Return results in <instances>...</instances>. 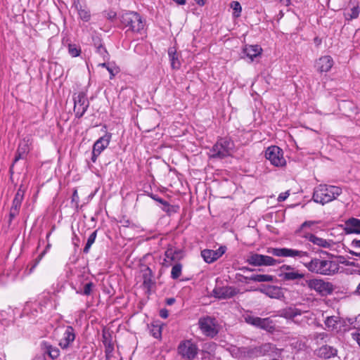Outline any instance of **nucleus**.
I'll return each instance as SVG.
<instances>
[{"label": "nucleus", "mask_w": 360, "mask_h": 360, "mask_svg": "<svg viewBox=\"0 0 360 360\" xmlns=\"http://www.w3.org/2000/svg\"><path fill=\"white\" fill-rule=\"evenodd\" d=\"M262 255L257 253H252L247 258V262L255 266H262Z\"/></svg>", "instance_id": "obj_35"}, {"label": "nucleus", "mask_w": 360, "mask_h": 360, "mask_svg": "<svg viewBox=\"0 0 360 360\" xmlns=\"http://www.w3.org/2000/svg\"><path fill=\"white\" fill-rule=\"evenodd\" d=\"M238 292L233 286H216L212 290V295L219 300H226L234 297Z\"/></svg>", "instance_id": "obj_16"}, {"label": "nucleus", "mask_w": 360, "mask_h": 360, "mask_svg": "<svg viewBox=\"0 0 360 360\" xmlns=\"http://www.w3.org/2000/svg\"><path fill=\"white\" fill-rule=\"evenodd\" d=\"M247 323L256 328L264 330L268 332H273L275 330V324L270 318H260L247 314L244 317Z\"/></svg>", "instance_id": "obj_11"}, {"label": "nucleus", "mask_w": 360, "mask_h": 360, "mask_svg": "<svg viewBox=\"0 0 360 360\" xmlns=\"http://www.w3.org/2000/svg\"><path fill=\"white\" fill-rule=\"evenodd\" d=\"M175 302H176V300L174 297H169L166 300V304L167 305H172L173 304L175 303Z\"/></svg>", "instance_id": "obj_61"}, {"label": "nucleus", "mask_w": 360, "mask_h": 360, "mask_svg": "<svg viewBox=\"0 0 360 360\" xmlns=\"http://www.w3.org/2000/svg\"><path fill=\"white\" fill-rule=\"evenodd\" d=\"M261 291L271 298L278 299L283 295L281 288L275 285H267Z\"/></svg>", "instance_id": "obj_28"}, {"label": "nucleus", "mask_w": 360, "mask_h": 360, "mask_svg": "<svg viewBox=\"0 0 360 360\" xmlns=\"http://www.w3.org/2000/svg\"><path fill=\"white\" fill-rule=\"evenodd\" d=\"M283 281H293L295 284L300 285L302 287H305L304 281L307 279L305 278V274L302 273L295 267L283 264L281 267V274L279 275Z\"/></svg>", "instance_id": "obj_6"}, {"label": "nucleus", "mask_w": 360, "mask_h": 360, "mask_svg": "<svg viewBox=\"0 0 360 360\" xmlns=\"http://www.w3.org/2000/svg\"><path fill=\"white\" fill-rule=\"evenodd\" d=\"M352 339L354 340L360 347V330L352 333Z\"/></svg>", "instance_id": "obj_54"}, {"label": "nucleus", "mask_w": 360, "mask_h": 360, "mask_svg": "<svg viewBox=\"0 0 360 360\" xmlns=\"http://www.w3.org/2000/svg\"><path fill=\"white\" fill-rule=\"evenodd\" d=\"M195 1L199 5V6H204L205 4V0H195Z\"/></svg>", "instance_id": "obj_63"}, {"label": "nucleus", "mask_w": 360, "mask_h": 360, "mask_svg": "<svg viewBox=\"0 0 360 360\" xmlns=\"http://www.w3.org/2000/svg\"><path fill=\"white\" fill-rule=\"evenodd\" d=\"M279 1L285 6H289L291 4V0H279Z\"/></svg>", "instance_id": "obj_62"}, {"label": "nucleus", "mask_w": 360, "mask_h": 360, "mask_svg": "<svg viewBox=\"0 0 360 360\" xmlns=\"http://www.w3.org/2000/svg\"><path fill=\"white\" fill-rule=\"evenodd\" d=\"M360 13V8L359 6H354L353 8L350 9V13H346L345 14V19L347 20H352L353 19H356L359 17Z\"/></svg>", "instance_id": "obj_42"}, {"label": "nucleus", "mask_w": 360, "mask_h": 360, "mask_svg": "<svg viewBox=\"0 0 360 360\" xmlns=\"http://www.w3.org/2000/svg\"><path fill=\"white\" fill-rule=\"evenodd\" d=\"M262 49L257 44H246L243 49V54L249 59V62L250 63L252 62L255 58L259 56L262 54Z\"/></svg>", "instance_id": "obj_20"}, {"label": "nucleus", "mask_w": 360, "mask_h": 360, "mask_svg": "<svg viewBox=\"0 0 360 360\" xmlns=\"http://www.w3.org/2000/svg\"><path fill=\"white\" fill-rule=\"evenodd\" d=\"M20 212V210L11 207L10 212H9V219H8V224L10 225L13 221V219L15 218L16 216L18 215Z\"/></svg>", "instance_id": "obj_50"}, {"label": "nucleus", "mask_w": 360, "mask_h": 360, "mask_svg": "<svg viewBox=\"0 0 360 360\" xmlns=\"http://www.w3.org/2000/svg\"><path fill=\"white\" fill-rule=\"evenodd\" d=\"M198 325L202 333L207 337L214 338L219 333L217 321L211 316H207L200 318Z\"/></svg>", "instance_id": "obj_10"}, {"label": "nucleus", "mask_w": 360, "mask_h": 360, "mask_svg": "<svg viewBox=\"0 0 360 360\" xmlns=\"http://www.w3.org/2000/svg\"><path fill=\"white\" fill-rule=\"evenodd\" d=\"M160 316L162 319H167L169 316V311L167 309L164 308V309H161L160 310Z\"/></svg>", "instance_id": "obj_56"}, {"label": "nucleus", "mask_w": 360, "mask_h": 360, "mask_svg": "<svg viewBox=\"0 0 360 360\" xmlns=\"http://www.w3.org/2000/svg\"><path fill=\"white\" fill-rule=\"evenodd\" d=\"M79 18L84 22H89L91 19V13L86 5L79 7L77 10Z\"/></svg>", "instance_id": "obj_38"}, {"label": "nucleus", "mask_w": 360, "mask_h": 360, "mask_svg": "<svg viewBox=\"0 0 360 360\" xmlns=\"http://www.w3.org/2000/svg\"><path fill=\"white\" fill-rule=\"evenodd\" d=\"M289 195H290L289 191L281 193L278 197V201L283 202V201L287 199V198L289 196Z\"/></svg>", "instance_id": "obj_55"}, {"label": "nucleus", "mask_w": 360, "mask_h": 360, "mask_svg": "<svg viewBox=\"0 0 360 360\" xmlns=\"http://www.w3.org/2000/svg\"><path fill=\"white\" fill-rule=\"evenodd\" d=\"M73 6L77 10L79 7H82L83 6L81 4L79 0H73Z\"/></svg>", "instance_id": "obj_59"}, {"label": "nucleus", "mask_w": 360, "mask_h": 360, "mask_svg": "<svg viewBox=\"0 0 360 360\" xmlns=\"http://www.w3.org/2000/svg\"><path fill=\"white\" fill-rule=\"evenodd\" d=\"M105 16L108 20L113 21L117 18V13L113 11H108L105 13Z\"/></svg>", "instance_id": "obj_51"}, {"label": "nucleus", "mask_w": 360, "mask_h": 360, "mask_svg": "<svg viewBox=\"0 0 360 360\" xmlns=\"http://www.w3.org/2000/svg\"><path fill=\"white\" fill-rule=\"evenodd\" d=\"M314 354L321 359H328L338 355V349L326 344L316 349Z\"/></svg>", "instance_id": "obj_18"}, {"label": "nucleus", "mask_w": 360, "mask_h": 360, "mask_svg": "<svg viewBox=\"0 0 360 360\" xmlns=\"http://www.w3.org/2000/svg\"><path fill=\"white\" fill-rule=\"evenodd\" d=\"M346 234L360 233V219L352 217L345 222L343 229Z\"/></svg>", "instance_id": "obj_22"}, {"label": "nucleus", "mask_w": 360, "mask_h": 360, "mask_svg": "<svg viewBox=\"0 0 360 360\" xmlns=\"http://www.w3.org/2000/svg\"><path fill=\"white\" fill-rule=\"evenodd\" d=\"M304 283L305 287H308L310 290H315L322 296L330 295L334 290L333 285L330 282L323 281V279H307Z\"/></svg>", "instance_id": "obj_7"}, {"label": "nucleus", "mask_w": 360, "mask_h": 360, "mask_svg": "<svg viewBox=\"0 0 360 360\" xmlns=\"http://www.w3.org/2000/svg\"><path fill=\"white\" fill-rule=\"evenodd\" d=\"M262 266H276L279 264L280 262L277 259H274L273 257L267 255H262Z\"/></svg>", "instance_id": "obj_44"}, {"label": "nucleus", "mask_w": 360, "mask_h": 360, "mask_svg": "<svg viewBox=\"0 0 360 360\" xmlns=\"http://www.w3.org/2000/svg\"><path fill=\"white\" fill-rule=\"evenodd\" d=\"M153 335L155 338L160 337V335H161L160 328H156L155 330H153Z\"/></svg>", "instance_id": "obj_57"}, {"label": "nucleus", "mask_w": 360, "mask_h": 360, "mask_svg": "<svg viewBox=\"0 0 360 360\" xmlns=\"http://www.w3.org/2000/svg\"><path fill=\"white\" fill-rule=\"evenodd\" d=\"M265 158L275 167H283L286 164L283 150L276 146L267 148L265 151Z\"/></svg>", "instance_id": "obj_12"}, {"label": "nucleus", "mask_w": 360, "mask_h": 360, "mask_svg": "<svg viewBox=\"0 0 360 360\" xmlns=\"http://www.w3.org/2000/svg\"><path fill=\"white\" fill-rule=\"evenodd\" d=\"M119 19L124 28H127V32L139 33L143 30L145 22L139 13L134 11H125L120 15Z\"/></svg>", "instance_id": "obj_4"}, {"label": "nucleus", "mask_w": 360, "mask_h": 360, "mask_svg": "<svg viewBox=\"0 0 360 360\" xmlns=\"http://www.w3.org/2000/svg\"><path fill=\"white\" fill-rule=\"evenodd\" d=\"M72 99L74 101V112L75 117L81 118L89 107V101L86 93L79 91L77 94H74Z\"/></svg>", "instance_id": "obj_9"}, {"label": "nucleus", "mask_w": 360, "mask_h": 360, "mask_svg": "<svg viewBox=\"0 0 360 360\" xmlns=\"http://www.w3.org/2000/svg\"><path fill=\"white\" fill-rule=\"evenodd\" d=\"M324 323L328 330H338V325L341 323L340 318L336 316H328Z\"/></svg>", "instance_id": "obj_34"}, {"label": "nucleus", "mask_w": 360, "mask_h": 360, "mask_svg": "<svg viewBox=\"0 0 360 360\" xmlns=\"http://www.w3.org/2000/svg\"><path fill=\"white\" fill-rule=\"evenodd\" d=\"M293 250L294 249L290 248H270L268 250V252L276 256V257H292L293 255Z\"/></svg>", "instance_id": "obj_31"}, {"label": "nucleus", "mask_w": 360, "mask_h": 360, "mask_svg": "<svg viewBox=\"0 0 360 360\" xmlns=\"http://www.w3.org/2000/svg\"><path fill=\"white\" fill-rule=\"evenodd\" d=\"M41 349L44 355H48L52 359H56L59 354L60 351L58 347H53L48 342L43 341L41 344Z\"/></svg>", "instance_id": "obj_25"}, {"label": "nucleus", "mask_w": 360, "mask_h": 360, "mask_svg": "<svg viewBox=\"0 0 360 360\" xmlns=\"http://www.w3.org/2000/svg\"><path fill=\"white\" fill-rule=\"evenodd\" d=\"M45 254V251H43L40 255H39L37 256V257L33 260L31 264H30L28 265V267H29V274H32L33 272V271L34 270V269L36 268V266L39 264V263L40 262V261L41 260L42 257H44Z\"/></svg>", "instance_id": "obj_45"}, {"label": "nucleus", "mask_w": 360, "mask_h": 360, "mask_svg": "<svg viewBox=\"0 0 360 360\" xmlns=\"http://www.w3.org/2000/svg\"><path fill=\"white\" fill-rule=\"evenodd\" d=\"M32 140L29 136L24 137L19 143L13 164L16 163L20 160H25L31 150Z\"/></svg>", "instance_id": "obj_14"}, {"label": "nucleus", "mask_w": 360, "mask_h": 360, "mask_svg": "<svg viewBox=\"0 0 360 360\" xmlns=\"http://www.w3.org/2000/svg\"><path fill=\"white\" fill-rule=\"evenodd\" d=\"M183 266L179 262H176L171 270V278L174 280L178 279L182 273Z\"/></svg>", "instance_id": "obj_40"}, {"label": "nucleus", "mask_w": 360, "mask_h": 360, "mask_svg": "<svg viewBox=\"0 0 360 360\" xmlns=\"http://www.w3.org/2000/svg\"><path fill=\"white\" fill-rule=\"evenodd\" d=\"M79 202V197L78 195L77 191L76 189H75L72 193V202L75 203V205L76 206H77Z\"/></svg>", "instance_id": "obj_52"}, {"label": "nucleus", "mask_w": 360, "mask_h": 360, "mask_svg": "<svg viewBox=\"0 0 360 360\" xmlns=\"http://www.w3.org/2000/svg\"><path fill=\"white\" fill-rule=\"evenodd\" d=\"M56 307V301L52 295H45L34 302H26L22 314L28 316L30 319H35L40 314L44 313L46 310H50Z\"/></svg>", "instance_id": "obj_1"}, {"label": "nucleus", "mask_w": 360, "mask_h": 360, "mask_svg": "<svg viewBox=\"0 0 360 360\" xmlns=\"http://www.w3.org/2000/svg\"><path fill=\"white\" fill-rule=\"evenodd\" d=\"M293 252L292 257H298L300 259V262L309 270V265L311 264L309 253L306 251L295 249H294Z\"/></svg>", "instance_id": "obj_27"}, {"label": "nucleus", "mask_w": 360, "mask_h": 360, "mask_svg": "<svg viewBox=\"0 0 360 360\" xmlns=\"http://www.w3.org/2000/svg\"><path fill=\"white\" fill-rule=\"evenodd\" d=\"M177 350L183 358L193 360L198 355V348L191 340H186L179 343Z\"/></svg>", "instance_id": "obj_13"}, {"label": "nucleus", "mask_w": 360, "mask_h": 360, "mask_svg": "<svg viewBox=\"0 0 360 360\" xmlns=\"http://www.w3.org/2000/svg\"><path fill=\"white\" fill-rule=\"evenodd\" d=\"M153 278V273L151 269L148 266H146V269L143 270V285L146 288H147L148 290H150L154 284Z\"/></svg>", "instance_id": "obj_29"}, {"label": "nucleus", "mask_w": 360, "mask_h": 360, "mask_svg": "<svg viewBox=\"0 0 360 360\" xmlns=\"http://www.w3.org/2000/svg\"><path fill=\"white\" fill-rule=\"evenodd\" d=\"M309 271L321 275L331 276L337 273L340 265L337 261L315 257L311 259V264L309 265Z\"/></svg>", "instance_id": "obj_2"}, {"label": "nucleus", "mask_w": 360, "mask_h": 360, "mask_svg": "<svg viewBox=\"0 0 360 360\" xmlns=\"http://www.w3.org/2000/svg\"><path fill=\"white\" fill-rule=\"evenodd\" d=\"M145 192L147 193V195L150 197L154 200H155L157 202H159L160 203H161L162 205H163L165 207H169V203L167 201H166V200H163L162 198H160L158 195H154L152 193H148V192H146V191H145Z\"/></svg>", "instance_id": "obj_47"}, {"label": "nucleus", "mask_w": 360, "mask_h": 360, "mask_svg": "<svg viewBox=\"0 0 360 360\" xmlns=\"http://www.w3.org/2000/svg\"><path fill=\"white\" fill-rule=\"evenodd\" d=\"M302 314V311L295 307H288L281 311L280 316L287 319H293Z\"/></svg>", "instance_id": "obj_33"}, {"label": "nucleus", "mask_w": 360, "mask_h": 360, "mask_svg": "<svg viewBox=\"0 0 360 360\" xmlns=\"http://www.w3.org/2000/svg\"><path fill=\"white\" fill-rule=\"evenodd\" d=\"M67 48L68 53L73 58L79 56L82 53L81 47L77 44L68 43Z\"/></svg>", "instance_id": "obj_39"}, {"label": "nucleus", "mask_w": 360, "mask_h": 360, "mask_svg": "<svg viewBox=\"0 0 360 360\" xmlns=\"http://www.w3.org/2000/svg\"><path fill=\"white\" fill-rule=\"evenodd\" d=\"M63 335L59 340V346L63 349H67L71 347L76 338L75 330L70 326H65Z\"/></svg>", "instance_id": "obj_15"}, {"label": "nucleus", "mask_w": 360, "mask_h": 360, "mask_svg": "<svg viewBox=\"0 0 360 360\" xmlns=\"http://www.w3.org/2000/svg\"><path fill=\"white\" fill-rule=\"evenodd\" d=\"M318 224L316 221H305L300 226V229H303L307 227H311V226Z\"/></svg>", "instance_id": "obj_53"}, {"label": "nucleus", "mask_w": 360, "mask_h": 360, "mask_svg": "<svg viewBox=\"0 0 360 360\" xmlns=\"http://www.w3.org/2000/svg\"><path fill=\"white\" fill-rule=\"evenodd\" d=\"M249 280L255 282H271L274 280V276L268 274H253L250 276Z\"/></svg>", "instance_id": "obj_37"}, {"label": "nucleus", "mask_w": 360, "mask_h": 360, "mask_svg": "<svg viewBox=\"0 0 360 360\" xmlns=\"http://www.w3.org/2000/svg\"><path fill=\"white\" fill-rule=\"evenodd\" d=\"M94 288L95 284L92 281H88L81 288L80 285L75 287V292L79 295L89 296Z\"/></svg>", "instance_id": "obj_30"}, {"label": "nucleus", "mask_w": 360, "mask_h": 360, "mask_svg": "<svg viewBox=\"0 0 360 360\" xmlns=\"http://www.w3.org/2000/svg\"><path fill=\"white\" fill-rule=\"evenodd\" d=\"M352 245L354 248H360V240H353L352 242Z\"/></svg>", "instance_id": "obj_60"}, {"label": "nucleus", "mask_w": 360, "mask_h": 360, "mask_svg": "<svg viewBox=\"0 0 360 360\" xmlns=\"http://www.w3.org/2000/svg\"><path fill=\"white\" fill-rule=\"evenodd\" d=\"M226 250V246H220L216 250L205 249L201 251V256L206 263L210 264L220 258Z\"/></svg>", "instance_id": "obj_17"}, {"label": "nucleus", "mask_w": 360, "mask_h": 360, "mask_svg": "<svg viewBox=\"0 0 360 360\" xmlns=\"http://www.w3.org/2000/svg\"><path fill=\"white\" fill-rule=\"evenodd\" d=\"M24 198V191L20 187L13 200L11 207L16 208L20 210L21 207L22 202Z\"/></svg>", "instance_id": "obj_36"}, {"label": "nucleus", "mask_w": 360, "mask_h": 360, "mask_svg": "<svg viewBox=\"0 0 360 360\" xmlns=\"http://www.w3.org/2000/svg\"><path fill=\"white\" fill-rule=\"evenodd\" d=\"M112 134L106 132L94 143L92 150L100 155L108 146Z\"/></svg>", "instance_id": "obj_21"}, {"label": "nucleus", "mask_w": 360, "mask_h": 360, "mask_svg": "<svg viewBox=\"0 0 360 360\" xmlns=\"http://www.w3.org/2000/svg\"><path fill=\"white\" fill-rule=\"evenodd\" d=\"M231 8L233 10V15L234 18H238L241 15L242 7L240 4L237 1H233L230 4Z\"/></svg>", "instance_id": "obj_43"}, {"label": "nucleus", "mask_w": 360, "mask_h": 360, "mask_svg": "<svg viewBox=\"0 0 360 360\" xmlns=\"http://www.w3.org/2000/svg\"><path fill=\"white\" fill-rule=\"evenodd\" d=\"M94 46L96 49V51L103 58L104 61H107L110 58V55L107 51L105 47L101 42V39L99 37H96L94 39Z\"/></svg>", "instance_id": "obj_26"}, {"label": "nucleus", "mask_w": 360, "mask_h": 360, "mask_svg": "<svg viewBox=\"0 0 360 360\" xmlns=\"http://www.w3.org/2000/svg\"><path fill=\"white\" fill-rule=\"evenodd\" d=\"M33 360H46L44 356H37L34 358Z\"/></svg>", "instance_id": "obj_64"}, {"label": "nucleus", "mask_w": 360, "mask_h": 360, "mask_svg": "<svg viewBox=\"0 0 360 360\" xmlns=\"http://www.w3.org/2000/svg\"><path fill=\"white\" fill-rule=\"evenodd\" d=\"M181 251L173 248H168L165 252V259L162 264L165 266L172 265V262L178 261L181 258Z\"/></svg>", "instance_id": "obj_23"}, {"label": "nucleus", "mask_w": 360, "mask_h": 360, "mask_svg": "<svg viewBox=\"0 0 360 360\" xmlns=\"http://www.w3.org/2000/svg\"><path fill=\"white\" fill-rule=\"evenodd\" d=\"M88 281V278H85L83 275H79L77 276V279L75 282H72L70 285L71 287L75 290V287L80 285L81 288Z\"/></svg>", "instance_id": "obj_46"}, {"label": "nucleus", "mask_w": 360, "mask_h": 360, "mask_svg": "<svg viewBox=\"0 0 360 360\" xmlns=\"http://www.w3.org/2000/svg\"><path fill=\"white\" fill-rule=\"evenodd\" d=\"M168 56L171 62L172 68L174 70H179L181 67V62L176 51L174 47H170L168 49Z\"/></svg>", "instance_id": "obj_32"}, {"label": "nucleus", "mask_w": 360, "mask_h": 360, "mask_svg": "<svg viewBox=\"0 0 360 360\" xmlns=\"http://www.w3.org/2000/svg\"><path fill=\"white\" fill-rule=\"evenodd\" d=\"M234 143L228 137L220 138L211 149L212 158L223 159L229 157L233 153Z\"/></svg>", "instance_id": "obj_5"}, {"label": "nucleus", "mask_w": 360, "mask_h": 360, "mask_svg": "<svg viewBox=\"0 0 360 360\" xmlns=\"http://www.w3.org/2000/svg\"><path fill=\"white\" fill-rule=\"evenodd\" d=\"M266 347H269V345L239 347L234 349L233 355L240 360H249L263 355V348Z\"/></svg>", "instance_id": "obj_8"}, {"label": "nucleus", "mask_w": 360, "mask_h": 360, "mask_svg": "<svg viewBox=\"0 0 360 360\" xmlns=\"http://www.w3.org/2000/svg\"><path fill=\"white\" fill-rule=\"evenodd\" d=\"M342 192L340 187L320 184L314 188L312 198L315 202L323 205L335 200Z\"/></svg>", "instance_id": "obj_3"}, {"label": "nucleus", "mask_w": 360, "mask_h": 360, "mask_svg": "<svg viewBox=\"0 0 360 360\" xmlns=\"http://www.w3.org/2000/svg\"><path fill=\"white\" fill-rule=\"evenodd\" d=\"M304 238L312 243L314 245H316L320 248H328L330 246V241L324 238H319L311 233L304 234Z\"/></svg>", "instance_id": "obj_24"}, {"label": "nucleus", "mask_w": 360, "mask_h": 360, "mask_svg": "<svg viewBox=\"0 0 360 360\" xmlns=\"http://www.w3.org/2000/svg\"><path fill=\"white\" fill-rule=\"evenodd\" d=\"M98 66H101V67L106 68V70H108V72L110 75V79H112L113 77H115V72H114V69H113L112 67H110L108 63L104 62V63H99Z\"/></svg>", "instance_id": "obj_49"}, {"label": "nucleus", "mask_w": 360, "mask_h": 360, "mask_svg": "<svg viewBox=\"0 0 360 360\" xmlns=\"http://www.w3.org/2000/svg\"><path fill=\"white\" fill-rule=\"evenodd\" d=\"M119 224L121 226L129 228L134 226V224L126 217H122L119 221Z\"/></svg>", "instance_id": "obj_48"}, {"label": "nucleus", "mask_w": 360, "mask_h": 360, "mask_svg": "<svg viewBox=\"0 0 360 360\" xmlns=\"http://www.w3.org/2000/svg\"><path fill=\"white\" fill-rule=\"evenodd\" d=\"M96 236H97V231H93L90 236H89L88 239H87V242L84 248V250H83V252L86 254H87L89 252V250L91 247V245L94 244V243L95 242V240L96 238Z\"/></svg>", "instance_id": "obj_41"}, {"label": "nucleus", "mask_w": 360, "mask_h": 360, "mask_svg": "<svg viewBox=\"0 0 360 360\" xmlns=\"http://www.w3.org/2000/svg\"><path fill=\"white\" fill-rule=\"evenodd\" d=\"M334 61L331 56H324L319 58L316 63V67L319 72H328L333 66Z\"/></svg>", "instance_id": "obj_19"}, {"label": "nucleus", "mask_w": 360, "mask_h": 360, "mask_svg": "<svg viewBox=\"0 0 360 360\" xmlns=\"http://www.w3.org/2000/svg\"><path fill=\"white\" fill-rule=\"evenodd\" d=\"M99 155H99L98 153H96L95 151L92 150L91 160L93 162H96V160H97V158H98Z\"/></svg>", "instance_id": "obj_58"}]
</instances>
